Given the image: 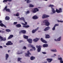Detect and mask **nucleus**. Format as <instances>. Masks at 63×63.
Masks as SVG:
<instances>
[{
  "instance_id": "nucleus-1",
  "label": "nucleus",
  "mask_w": 63,
  "mask_h": 63,
  "mask_svg": "<svg viewBox=\"0 0 63 63\" xmlns=\"http://www.w3.org/2000/svg\"><path fill=\"white\" fill-rule=\"evenodd\" d=\"M51 8L52 9V12H53L52 14H55L56 12L58 13L62 12V9L61 8H59V10L57 9H56L55 11L54 10V9L53 8V7H51Z\"/></svg>"
},
{
  "instance_id": "nucleus-2",
  "label": "nucleus",
  "mask_w": 63,
  "mask_h": 63,
  "mask_svg": "<svg viewBox=\"0 0 63 63\" xmlns=\"http://www.w3.org/2000/svg\"><path fill=\"white\" fill-rule=\"evenodd\" d=\"M43 23H45V25H46L47 26H48L50 24V23H49L48 22V20H44L43 21Z\"/></svg>"
},
{
  "instance_id": "nucleus-3",
  "label": "nucleus",
  "mask_w": 63,
  "mask_h": 63,
  "mask_svg": "<svg viewBox=\"0 0 63 63\" xmlns=\"http://www.w3.org/2000/svg\"><path fill=\"white\" fill-rule=\"evenodd\" d=\"M39 10L37 8H35L34 9V10L33 11V10H32V12L33 13H36L37 12H39Z\"/></svg>"
},
{
  "instance_id": "nucleus-4",
  "label": "nucleus",
  "mask_w": 63,
  "mask_h": 63,
  "mask_svg": "<svg viewBox=\"0 0 63 63\" xmlns=\"http://www.w3.org/2000/svg\"><path fill=\"white\" fill-rule=\"evenodd\" d=\"M41 46L40 45H39V46H37L36 47L37 48V51L38 52H40L41 50Z\"/></svg>"
},
{
  "instance_id": "nucleus-5",
  "label": "nucleus",
  "mask_w": 63,
  "mask_h": 63,
  "mask_svg": "<svg viewBox=\"0 0 63 63\" xmlns=\"http://www.w3.org/2000/svg\"><path fill=\"white\" fill-rule=\"evenodd\" d=\"M49 17V15H47L46 14H43L42 17V18L44 19V18H47V17Z\"/></svg>"
},
{
  "instance_id": "nucleus-6",
  "label": "nucleus",
  "mask_w": 63,
  "mask_h": 63,
  "mask_svg": "<svg viewBox=\"0 0 63 63\" xmlns=\"http://www.w3.org/2000/svg\"><path fill=\"white\" fill-rule=\"evenodd\" d=\"M13 43H12V42L11 41H9L7 42V43L6 44V46H9V45H12Z\"/></svg>"
},
{
  "instance_id": "nucleus-7",
  "label": "nucleus",
  "mask_w": 63,
  "mask_h": 63,
  "mask_svg": "<svg viewBox=\"0 0 63 63\" xmlns=\"http://www.w3.org/2000/svg\"><path fill=\"white\" fill-rule=\"evenodd\" d=\"M30 55H31V54L29 52V51H27V54H26L25 55V56L26 57H30Z\"/></svg>"
},
{
  "instance_id": "nucleus-8",
  "label": "nucleus",
  "mask_w": 63,
  "mask_h": 63,
  "mask_svg": "<svg viewBox=\"0 0 63 63\" xmlns=\"http://www.w3.org/2000/svg\"><path fill=\"white\" fill-rule=\"evenodd\" d=\"M49 29H50V27H46L44 30V31H48Z\"/></svg>"
},
{
  "instance_id": "nucleus-9",
  "label": "nucleus",
  "mask_w": 63,
  "mask_h": 63,
  "mask_svg": "<svg viewBox=\"0 0 63 63\" xmlns=\"http://www.w3.org/2000/svg\"><path fill=\"white\" fill-rule=\"evenodd\" d=\"M29 46L30 47H32V48L34 49V50H36V48H35V47H34L33 46L31 45V44H29Z\"/></svg>"
},
{
  "instance_id": "nucleus-10",
  "label": "nucleus",
  "mask_w": 63,
  "mask_h": 63,
  "mask_svg": "<svg viewBox=\"0 0 63 63\" xmlns=\"http://www.w3.org/2000/svg\"><path fill=\"white\" fill-rule=\"evenodd\" d=\"M39 29V27H37V29L35 30H33L32 31V33H35V32H36Z\"/></svg>"
},
{
  "instance_id": "nucleus-11",
  "label": "nucleus",
  "mask_w": 63,
  "mask_h": 63,
  "mask_svg": "<svg viewBox=\"0 0 63 63\" xmlns=\"http://www.w3.org/2000/svg\"><path fill=\"white\" fill-rule=\"evenodd\" d=\"M40 40L44 43H47V42L45 40H44L43 38H41L40 39Z\"/></svg>"
},
{
  "instance_id": "nucleus-12",
  "label": "nucleus",
  "mask_w": 63,
  "mask_h": 63,
  "mask_svg": "<svg viewBox=\"0 0 63 63\" xmlns=\"http://www.w3.org/2000/svg\"><path fill=\"white\" fill-rule=\"evenodd\" d=\"M58 60H60V63H63V60H63L62 58H58Z\"/></svg>"
},
{
  "instance_id": "nucleus-13",
  "label": "nucleus",
  "mask_w": 63,
  "mask_h": 63,
  "mask_svg": "<svg viewBox=\"0 0 63 63\" xmlns=\"http://www.w3.org/2000/svg\"><path fill=\"white\" fill-rule=\"evenodd\" d=\"M47 61L49 63H50V62H51L52 61V59H49L48 58L47 59Z\"/></svg>"
},
{
  "instance_id": "nucleus-14",
  "label": "nucleus",
  "mask_w": 63,
  "mask_h": 63,
  "mask_svg": "<svg viewBox=\"0 0 63 63\" xmlns=\"http://www.w3.org/2000/svg\"><path fill=\"white\" fill-rule=\"evenodd\" d=\"M40 40L39 38H36L34 39L33 40V41L34 42H37L38 40Z\"/></svg>"
},
{
  "instance_id": "nucleus-15",
  "label": "nucleus",
  "mask_w": 63,
  "mask_h": 63,
  "mask_svg": "<svg viewBox=\"0 0 63 63\" xmlns=\"http://www.w3.org/2000/svg\"><path fill=\"white\" fill-rule=\"evenodd\" d=\"M14 37V35H10L9 37L8 38V40H9V39H11V38H12L13 37Z\"/></svg>"
},
{
  "instance_id": "nucleus-16",
  "label": "nucleus",
  "mask_w": 63,
  "mask_h": 63,
  "mask_svg": "<svg viewBox=\"0 0 63 63\" xmlns=\"http://www.w3.org/2000/svg\"><path fill=\"white\" fill-rule=\"evenodd\" d=\"M61 37H60L59 38H58L57 40H56V39H54L55 41H60V40H61Z\"/></svg>"
},
{
  "instance_id": "nucleus-17",
  "label": "nucleus",
  "mask_w": 63,
  "mask_h": 63,
  "mask_svg": "<svg viewBox=\"0 0 63 63\" xmlns=\"http://www.w3.org/2000/svg\"><path fill=\"white\" fill-rule=\"evenodd\" d=\"M27 41L30 44H31L32 43V40L31 39H29L27 40Z\"/></svg>"
},
{
  "instance_id": "nucleus-18",
  "label": "nucleus",
  "mask_w": 63,
  "mask_h": 63,
  "mask_svg": "<svg viewBox=\"0 0 63 63\" xmlns=\"http://www.w3.org/2000/svg\"><path fill=\"white\" fill-rule=\"evenodd\" d=\"M2 23V21L1 20H0V26L1 27H3L4 26V24Z\"/></svg>"
},
{
  "instance_id": "nucleus-19",
  "label": "nucleus",
  "mask_w": 63,
  "mask_h": 63,
  "mask_svg": "<svg viewBox=\"0 0 63 63\" xmlns=\"http://www.w3.org/2000/svg\"><path fill=\"white\" fill-rule=\"evenodd\" d=\"M6 41V38L5 37H4V38L2 37V39H0V41L1 42V41Z\"/></svg>"
},
{
  "instance_id": "nucleus-20",
  "label": "nucleus",
  "mask_w": 63,
  "mask_h": 63,
  "mask_svg": "<svg viewBox=\"0 0 63 63\" xmlns=\"http://www.w3.org/2000/svg\"><path fill=\"white\" fill-rule=\"evenodd\" d=\"M50 36L48 34H46L45 36V38L46 39H48L50 38Z\"/></svg>"
},
{
  "instance_id": "nucleus-21",
  "label": "nucleus",
  "mask_w": 63,
  "mask_h": 63,
  "mask_svg": "<svg viewBox=\"0 0 63 63\" xmlns=\"http://www.w3.org/2000/svg\"><path fill=\"white\" fill-rule=\"evenodd\" d=\"M32 18L34 19H36L38 18V17L36 16H34L32 17Z\"/></svg>"
},
{
  "instance_id": "nucleus-22",
  "label": "nucleus",
  "mask_w": 63,
  "mask_h": 63,
  "mask_svg": "<svg viewBox=\"0 0 63 63\" xmlns=\"http://www.w3.org/2000/svg\"><path fill=\"white\" fill-rule=\"evenodd\" d=\"M35 59V57L33 56H32L30 57V60H33Z\"/></svg>"
},
{
  "instance_id": "nucleus-23",
  "label": "nucleus",
  "mask_w": 63,
  "mask_h": 63,
  "mask_svg": "<svg viewBox=\"0 0 63 63\" xmlns=\"http://www.w3.org/2000/svg\"><path fill=\"white\" fill-rule=\"evenodd\" d=\"M10 19V17L7 16H6L5 18V19L6 20H9Z\"/></svg>"
},
{
  "instance_id": "nucleus-24",
  "label": "nucleus",
  "mask_w": 63,
  "mask_h": 63,
  "mask_svg": "<svg viewBox=\"0 0 63 63\" xmlns=\"http://www.w3.org/2000/svg\"><path fill=\"white\" fill-rule=\"evenodd\" d=\"M23 37L24 38V39H28V36H26L24 35H23Z\"/></svg>"
},
{
  "instance_id": "nucleus-25",
  "label": "nucleus",
  "mask_w": 63,
  "mask_h": 63,
  "mask_svg": "<svg viewBox=\"0 0 63 63\" xmlns=\"http://www.w3.org/2000/svg\"><path fill=\"white\" fill-rule=\"evenodd\" d=\"M19 20H23V21L25 22V19H24V17H22L19 19Z\"/></svg>"
},
{
  "instance_id": "nucleus-26",
  "label": "nucleus",
  "mask_w": 63,
  "mask_h": 63,
  "mask_svg": "<svg viewBox=\"0 0 63 63\" xmlns=\"http://www.w3.org/2000/svg\"><path fill=\"white\" fill-rule=\"evenodd\" d=\"M5 57L6 60H7V59H8V57H9V55L7 54H6Z\"/></svg>"
},
{
  "instance_id": "nucleus-27",
  "label": "nucleus",
  "mask_w": 63,
  "mask_h": 63,
  "mask_svg": "<svg viewBox=\"0 0 63 63\" xmlns=\"http://www.w3.org/2000/svg\"><path fill=\"white\" fill-rule=\"evenodd\" d=\"M43 47H48V44H44L43 45Z\"/></svg>"
},
{
  "instance_id": "nucleus-28",
  "label": "nucleus",
  "mask_w": 63,
  "mask_h": 63,
  "mask_svg": "<svg viewBox=\"0 0 63 63\" xmlns=\"http://www.w3.org/2000/svg\"><path fill=\"white\" fill-rule=\"evenodd\" d=\"M16 26L18 28H19V27H20L21 26V25L19 24H17L16 25Z\"/></svg>"
},
{
  "instance_id": "nucleus-29",
  "label": "nucleus",
  "mask_w": 63,
  "mask_h": 63,
  "mask_svg": "<svg viewBox=\"0 0 63 63\" xmlns=\"http://www.w3.org/2000/svg\"><path fill=\"white\" fill-rule=\"evenodd\" d=\"M50 50L52 52H57V50L55 49H51Z\"/></svg>"
},
{
  "instance_id": "nucleus-30",
  "label": "nucleus",
  "mask_w": 63,
  "mask_h": 63,
  "mask_svg": "<svg viewBox=\"0 0 63 63\" xmlns=\"http://www.w3.org/2000/svg\"><path fill=\"white\" fill-rule=\"evenodd\" d=\"M22 32L23 34H25L26 33V32L25 30H22Z\"/></svg>"
},
{
  "instance_id": "nucleus-31",
  "label": "nucleus",
  "mask_w": 63,
  "mask_h": 63,
  "mask_svg": "<svg viewBox=\"0 0 63 63\" xmlns=\"http://www.w3.org/2000/svg\"><path fill=\"white\" fill-rule=\"evenodd\" d=\"M23 27L25 28H28V27H29L30 26L29 25H27L26 26H23Z\"/></svg>"
},
{
  "instance_id": "nucleus-32",
  "label": "nucleus",
  "mask_w": 63,
  "mask_h": 63,
  "mask_svg": "<svg viewBox=\"0 0 63 63\" xmlns=\"http://www.w3.org/2000/svg\"><path fill=\"white\" fill-rule=\"evenodd\" d=\"M5 31L6 32H11V30L8 29H6L5 30Z\"/></svg>"
},
{
  "instance_id": "nucleus-33",
  "label": "nucleus",
  "mask_w": 63,
  "mask_h": 63,
  "mask_svg": "<svg viewBox=\"0 0 63 63\" xmlns=\"http://www.w3.org/2000/svg\"><path fill=\"white\" fill-rule=\"evenodd\" d=\"M6 12H8L11 13V11H10V9H6Z\"/></svg>"
},
{
  "instance_id": "nucleus-34",
  "label": "nucleus",
  "mask_w": 63,
  "mask_h": 63,
  "mask_svg": "<svg viewBox=\"0 0 63 63\" xmlns=\"http://www.w3.org/2000/svg\"><path fill=\"white\" fill-rule=\"evenodd\" d=\"M29 7L30 8H33L34 7V5L32 4H30L29 5Z\"/></svg>"
},
{
  "instance_id": "nucleus-35",
  "label": "nucleus",
  "mask_w": 63,
  "mask_h": 63,
  "mask_svg": "<svg viewBox=\"0 0 63 63\" xmlns=\"http://www.w3.org/2000/svg\"><path fill=\"white\" fill-rule=\"evenodd\" d=\"M22 59L20 58H18L17 59L18 61H20Z\"/></svg>"
},
{
  "instance_id": "nucleus-36",
  "label": "nucleus",
  "mask_w": 63,
  "mask_h": 63,
  "mask_svg": "<svg viewBox=\"0 0 63 63\" xmlns=\"http://www.w3.org/2000/svg\"><path fill=\"white\" fill-rule=\"evenodd\" d=\"M30 13V11H27L26 12V14L27 15V14H29Z\"/></svg>"
},
{
  "instance_id": "nucleus-37",
  "label": "nucleus",
  "mask_w": 63,
  "mask_h": 63,
  "mask_svg": "<svg viewBox=\"0 0 63 63\" xmlns=\"http://www.w3.org/2000/svg\"><path fill=\"white\" fill-rule=\"evenodd\" d=\"M19 13H17L16 14V16H19Z\"/></svg>"
},
{
  "instance_id": "nucleus-38",
  "label": "nucleus",
  "mask_w": 63,
  "mask_h": 63,
  "mask_svg": "<svg viewBox=\"0 0 63 63\" xmlns=\"http://www.w3.org/2000/svg\"><path fill=\"white\" fill-rule=\"evenodd\" d=\"M48 7H54V5H52V4H50L48 6Z\"/></svg>"
},
{
  "instance_id": "nucleus-39",
  "label": "nucleus",
  "mask_w": 63,
  "mask_h": 63,
  "mask_svg": "<svg viewBox=\"0 0 63 63\" xmlns=\"http://www.w3.org/2000/svg\"><path fill=\"white\" fill-rule=\"evenodd\" d=\"M55 27L54 26V27L52 28V30H55Z\"/></svg>"
},
{
  "instance_id": "nucleus-40",
  "label": "nucleus",
  "mask_w": 63,
  "mask_h": 63,
  "mask_svg": "<svg viewBox=\"0 0 63 63\" xmlns=\"http://www.w3.org/2000/svg\"><path fill=\"white\" fill-rule=\"evenodd\" d=\"M8 1V0H3V3H5V2H7Z\"/></svg>"
},
{
  "instance_id": "nucleus-41",
  "label": "nucleus",
  "mask_w": 63,
  "mask_h": 63,
  "mask_svg": "<svg viewBox=\"0 0 63 63\" xmlns=\"http://www.w3.org/2000/svg\"><path fill=\"white\" fill-rule=\"evenodd\" d=\"M57 22H63V21H59V20H57Z\"/></svg>"
},
{
  "instance_id": "nucleus-42",
  "label": "nucleus",
  "mask_w": 63,
  "mask_h": 63,
  "mask_svg": "<svg viewBox=\"0 0 63 63\" xmlns=\"http://www.w3.org/2000/svg\"><path fill=\"white\" fill-rule=\"evenodd\" d=\"M30 2V1L27 0V3H29Z\"/></svg>"
},
{
  "instance_id": "nucleus-43",
  "label": "nucleus",
  "mask_w": 63,
  "mask_h": 63,
  "mask_svg": "<svg viewBox=\"0 0 63 63\" xmlns=\"http://www.w3.org/2000/svg\"><path fill=\"white\" fill-rule=\"evenodd\" d=\"M22 52H21L20 53L18 52L17 53V54H22Z\"/></svg>"
},
{
  "instance_id": "nucleus-44",
  "label": "nucleus",
  "mask_w": 63,
  "mask_h": 63,
  "mask_svg": "<svg viewBox=\"0 0 63 63\" xmlns=\"http://www.w3.org/2000/svg\"><path fill=\"white\" fill-rule=\"evenodd\" d=\"M59 25L57 24H56L54 26H55V27H56V26H58Z\"/></svg>"
},
{
  "instance_id": "nucleus-45",
  "label": "nucleus",
  "mask_w": 63,
  "mask_h": 63,
  "mask_svg": "<svg viewBox=\"0 0 63 63\" xmlns=\"http://www.w3.org/2000/svg\"><path fill=\"white\" fill-rule=\"evenodd\" d=\"M17 24V22H14V23L13 24L14 25H16Z\"/></svg>"
},
{
  "instance_id": "nucleus-46",
  "label": "nucleus",
  "mask_w": 63,
  "mask_h": 63,
  "mask_svg": "<svg viewBox=\"0 0 63 63\" xmlns=\"http://www.w3.org/2000/svg\"><path fill=\"white\" fill-rule=\"evenodd\" d=\"M7 6H5L4 8V10H6V9H7Z\"/></svg>"
},
{
  "instance_id": "nucleus-47",
  "label": "nucleus",
  "mask_w": 63,
  "mask_h": 63,
  "mask_svg": "<svg viewBox=\"0 0 63 63\" xmlns=\"http://www.w3.org/2000/svg\"><path fill=\"white\" fill-rule=\"evenodd\" d=\"M1 32L2 33H5V31L1 30Z\"/></svg>"
},
{
  "instance_id": "nucleus-48",
  "label": "nucleus",
  "mask_w": 63,
  "mask_h": 63,
  "mask_svg": "<svg viewBox=\"0 0 63 63\" xmlns=\"http://www.w3.org/2000/svg\"><path fill=\"white\" fill-rule=\"evenodd\" d=\"M23 49H26V47L25 46H24L23 48Z\"/></svg>"
},
{
  "instance_id": "nucleus-49",
  "label": "nucleus",
  "mask_w": 63,
  "mask_h": 63,
  "mask_svg": "<svg viewBox=\"0 0 63 63\" xmlns=\"http://www.w3.org/2000/svg\"><path fill=\"white\" fill-rule=\"evenodd\" d=\"M42 53H43V54H46V52H42Z\"/></svg>"
},
{
  "instance_id": "nucleus-50",
  "label": "nucleus",
  "mask_w": 63,
  "mask_h": 63,
  "mask_svg": "<svg viewBox=\"0 0 63 63\" xmlns=\"http://www.w3.org/2000/svg\"><path fill=\"white\" fill-rule=\"evenodd\" d=\"M7 1L9 2H12V0H7Z\"/></svg>"
},
{
  "instance_id": "nucleus-51",
  "label": "nucleus",
  "mask_w": 63,
  "mask_h": 63,
  "mask_svg": "<svg viewBox=\"0 0 63 63\" xmlns=\"http://www.w3.org/2000/svg\"><path fill=\"white\" fill-rule=\"evenodd\" d=\"M25 25H26L27 24V23L26 22H25Z\"/></svg>"
},
{
  "instance_id": "nucleus-52",
  "label": "nucleus",
  "mask_w": 63,
  "mask_h": 63,
  "mask_svg": "<svg viewBox=\"0 0 63 63\" xmlns=\"http://www.w3.org/2000/svg\"><path fill=\"white\" fill-rule=\"evenodd\" d=\"M30 51H33V49H30Z\"/></svg>"
},
{
  "instance_id": "nucleus-53",
  "label": "nucleus",
  "mask_w": 63,
  "mask_h": 63,
  "mask_svg": "<svg viewBox=\"0 0 63 63\" xmlns=\"http://www.w3.org/2000/svg\"><path fill=\"white\" fill-rule=\"evenodd\" d=\"M22 30H21V31H20L19 32V34H21V33H22Z\"/></svg>"
},
{
  "instance_id": "nucleus-54",
  "label": "nucleus",
  "mask_w": 63,
  "mask_h": 63,
  "mask_svg": "<svg viewBox=\"0 0 63 63\" xmlns=\"http://www.w3.org/2000/svg\"><path fill=\"white\" fill-rule=\"evenodd\" d=\"M3 48V47H2V46H0V48Z\"/></svg>"
},
{
  "instance_id": "nucleus-55",
  "label": "nucleus",
  "mask_w": 63,
  "mask_h": 63,
  "mask_svg": "<svg viewBox=\"0 0 63 63\" xmlns=\"http://www.w3.org/2000/svg\"><path fill=\"white\" fill-rule=\"evenodd\" d=\"M22 25H25V24L24 23H22Z\"/></svg>"
},
{
  "instance_id": "nucleus-56",
  "label": "nucleus",
  "mask_w": 63,
  "mask_h": 63,
  "mask_svg": "<svg viewBox=\"0 0 63 63\" xmlns=\"http://www.w3.org/2000/svg\"><path fill=\"white\" fill-rule=\"evenodd\" d=\"M2 37L1 36H0V39H2Z\"/></svg>"
},
{
  "instance_id": "nucleus-57",
  "label": "nucleus",
  "mask_w": 63,
  "mask_h": 63,
  "mask_svg": "<svg viewBox=\"0 0 63 63\" xmlns=\"http://www.w3.org/2000/svg\"><path fill=\"white\" fill-rule=\"evenodd\" d=\"M3 27H5V28H6V26L5 25H3Z\"/></svg>"
},
{
  "instance_id": "nucleus-58",
  "label": "nucleus",
  "mask_w": 63,
  "mask_h": 63,
  "mask_svg": "<svg viewBox=\"0 0 63 63\" xmlns=\"http://www.w3.org/2000/svg\"><path fill=\"white\" fill-rule=\"evenodd\" d=\"M22 42V40H20L19 41V43H20L21 42Z\"/></svg>"
},
{
  "instance_id": "nucleus-59",
  "label": "nucleus",
  "mask_w": 63,
  "mask_h": 63,
  "mask_svg": "<svg viewBox=\"0 0 63 63\" xmlns=\"http://www.w3.org/2000/svg\"><path fill=\"white\" fill-rule=\"evenodd\" d=\"M47 63V61L45 62L44 63Z\"/></svg>"
},
{
  "instance_id": "nucleus-60",
  "label": "nucleus",
  "mask_w": 63,
  "mask_h": 63,
  "mask_svg": "<svg viewBox=\"0 0 63 63\" xmlns=\"http://www.w3.org/2000/svg\"><path fill=\"white\" fill-rule=\"evenodd\" d=\"M14 16H16V14H14V15H13Z\"/></svg>"
},
{
  "instance_id": "nucleus-61",
  "label": "nucleus",
  "mask_w": 63,
  "mask_h": 63,
  "mask_svg": "<svg viewBox=\"0 0 63 63\" xmlns=\"http://www.w3.org/2000/svg\"><path fill=\"white\" fill-rule=\"evenodd\" d=\"M43 1H47L48 0H43Z\"/></svg>"
},
{
  "instance_id": "nucleus-62",
  "label": "nucleus",
  "mask_w": 63,
  "mask_h": 63,
  "mask_svg": "<svg viewBox=\"0 0 63 63\" xmlns=\"http://www.w3.org/2000/svg\"><path fill=\"white\" fill-rule=\"evenodd\" d=\"M10 51H11L10 50H8V52H9V53Z\"/></svg>"
},
{
  "instance_id": "nucleus-63",
  "label": "nucleus",
  "mask_w": 63,
  "mask_h": 63,
  "mask_svg": "<svg viewBox=\"0 0 63 63\" xmlns=\"http://www.w3.org/2000/svg\"><path fill=\"white\" fill-rule=\"evenodd\" d=\"M4 47H7V46H4Z\"/></svg>"
},
{
  "instance_id": "nucleus-64",
  "label": "nucleus",
  "mask_w": 63,
  "mask_h": 63,
  "mask_svg": "<svg viewBox=\"0 0 63 63\" xmlns=\"http://www.w3.org/2000/svg\"><path fill=\"white\" fill-rule=\"evenodd\" d=\"M54 55H55V56H56V54H54Z\"/></svg>"
}]
</instances>
